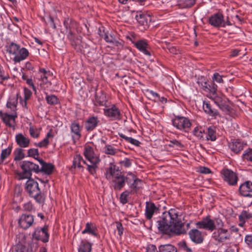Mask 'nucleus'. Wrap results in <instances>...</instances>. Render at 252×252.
I'll use <instances>...</instances> for the list:
<instances>
[{
    "mask_svg": "<svg viewBox=\"0 0 252 252\" xmlns=\"http://www.w3.org/2000/svg\"><path fill=\"white\" fill-rule=\"evenodd\" d=\"M83 126H80L79 122L77 121H74L71 122L70 125V130L71 133H73L78 139L81 137V131Z\"/></svg>",
    "mask_w": 252,
    "mask_h": 252,
    "instance_id": "obj_29",
    "label": "nucleus"
},
{
    "mask_svg": "<svg viewBox=\"0 0 252 252\" xmlns=\"http://www.w3.org/2000/svg\"><path fill=\"white\" fill-rule=\"evenodd\" d=\"M129 177L125 176L122 172L110 183L115 190L120 191L125 186L126 183L129 184Z\"/></svg>",
    "mask_w": 252,
    "mask_h": 252,
    "instance_id": "obj_10",
    "label": "nucleus"
},
{
    "mask_svg": "<svg viewBox=\"0 0 252 252\" xmlns=\"http://www.w3.org/2000/svg\"><path fill=\"white\" fill-rule=\"evenodd\" d=\"M132 192L134 191H131L130 190H126L123 191L120 195V201L123 204H125L128 202L127 197L130 194H134Z\"/></svg>",
    "mask_w": 252,
    "mask_h": 252,
    "instance_id": "obj_41",
    "label": "nucleus"
},
{
    "mask_svg": "<svg viewBox=\"0 0 252 252\" xmlns=\"http://www.w3.org/2000/svg\"><path fill=\"white\" fill-rule=\"evenodd\" d=\"M22 148H18L16 149L14 152L15 160H20L22 159L25 157V154L24 153V150L22 149Z\"/></svg>",
    "mask_w": 252,
    "mask_h": 252,
    "instance_id": "obj_43",
    "label": "nucleus"
},
{
    "mask_svg": "<svg viewBox=\"0 0 252 252\" xmlns=\"http://www.w3.org/2000/svg\"><path fill=\"white\" fill-rule=\"evenodd\" d=\"M217 88V85L214 82H209L207 85V89H206L205 92L210 93V94H216Z\"/></svg>",
    "mask_w": 252,
    "mask_h": 252,
    "instance_id": "obj_47",
    "label": "nucleus"
},
{
    "mask_svg": "<svg viewBox=\"0 0 252 252\" xmlns=\"http://www.w3.org/2000/svg\"><path fill=\"white\" fill-rule=\"evenodd\" d=\"M157 223L159 231L162 234L170 236L185 234L190 226V223H188L187 229L184 228L185 222L183 216L175 209L164 212Z\"/></svg>",
    "mask_w": 252,
    "mask_h": 252,
    "instance_id": "obj_1",
    "label": "nucleus"
},
{
    "mask_svg": "<svg viewBox=\"0 0 252 252\" xmlns=\"http://www.w3.org/2000/svg\"><path fill=\"white\" fill-rule=\"evenodd\" d=\"M66 32H67V36L68 39L71 42L74 41L75 39V35L72 30L70 29L68 31H66Z\"/></svg>",
    "mask_w": 252,
    "mask_h": 252,
    "instance_id": "obj_60",
    "label": "nucleus"
},
{
    "mask_svg": "<svg viewBox=\"0 0 252 252\" xmlns=\"http://www.w3.org/2000/svg\"><path fill=\"white\" fill-rule=\"evenodd\" d=\"M190 240L196 244H200L204 241V235L201 231L197 229H192L189 232Z\"/></svg>",
    "mask_w": 252,
    "mask_h": 252,
    "instance_id": "obj_20",
    "label": "nucleus"
},
{
    "mask_svg": "<svg viewBox=\"0 0 252 252\" xmlns=\"http://www.w3.org/2000/svg\"><path fill=\"white\" fill-rule=\"evenodd\" d=\"M209 82H208L205 79H204L202 81H198V83L201 86V88L205 92L206 89H207V85Z\"/></svg>",
    "mask_w": 252,
    "mask_h": 252,
    "instance_id": "obj_61",
    "label": "nucleus"
},
{
    "mask_svg": "<svg viewBox=\"0 0 252 252\" xmlns=\"http://www.w3.org/2000/svg\"><path fill=\"white\" fill-rule=\"evenodd\" d=\"M231 232L227 229L219 228L213 234V238L217 241L221 243L230 239Z\"/></svg>",
    "mask_w": 252,
    "mask_h": 252,
    "instance_id": "obj_13",
    "label": "nucleus"
},
{
    "mask_svg": "<svg viewBox=\"0 0 252 252\" xmlns=\"http://www.w3.org/2000/svg\"><path fill=\"white\" fill-rule=\"evenodd\" d=\"M19 98V94H17L16 95L12 96L9 98L7 103L6 107L15 112H16V107L18 104V100Z\"/></svg>",
    "mask_w": 252,
    "mask_h": 252,
    "instance_id": "obj_31",
    "label": "nucleus"
},
{
    "mask_svg": "<svg viewBox=\"0 0 252 252\" xmlns=\"http://www.w3.org/2000/svg\"><path fill=\"white\" fill-rule=\"evenodd\" d=\"M216 128L214 126L208 127L206 139L207 140L214 141L216 140Z\"/></svg>",
    "mask_w": 252,
    "mask_h": 252,
    "instance_id": "obj_36",
    "label": "nucleus"
},
{
    "mask_svg": "<svg viewBox=\"0 0 252 252\" xmlns=\"http://www.w3.org/2000/svg\"><path fill=\"white\" fill-rule=\"evenodd\" d=\"M83 154L87 160L84 161V164L87 166L89 173L94 176L96 174L100 159L94 153L93 148L89 145L84 147Z\"/></svg>",
    "mask_w": 252,
    "mask_h": 252,
    "instance_id": "obj_2",
    "label": "nucleus"
},
{
    "mask_svg": "<svg viewBox=\"0 0 252 252\" xmlns=\"http://www.w3.org/2000/svg\"><path fill=\"white\" fill-rule=\"evenodd\" d=\"M108 102L107 100L105 94L102 93L100 94L95 93L94 101V105H99L107 107Z\"/></svg>",
    "mask_w": 252,
    "mask_h": 252,
    "instance_id": "obj_28",
    "label": "nucleus"
},
{
    "mask_svg": "<svg viewBox=\"0 0 252 252\" xmlns=\"http://www.w3.org/2000/svg\"><path fill=\"white\" fill-rule=\"evenodd\" d=\"M29 133L30 136L33 138H37L40 135V131L37 128H34L32 126L29 128Z\"/></svg>",
    "mask_w": 252,
    "mask_h": 252,
    "instance_id": "obj_52",
    "label": "nucleus"
},
{
    "mask_svg": "<svg viewBox=\"0 0 252 252\" xmlns=\"http://www.w3.org/2000/svg\"><path fill=\"white\" fill-rule=\"evenodd\" d=\"M119 135L121 138L125 140L127 142L130 143L134 146L139 147L141 144L139 141L132 137H127L123 133H119Z\"/></svg>",
    "mask_w": 252,
    "mask_h": 252,
    "instance_id": "obj_40",
    "label": "nucleus"
},
{
    "mask_svg": "<svg viewBox=\"0 0 252 252\" xmlns=\"http://www.w3.org/2000/svg\"><path fill=\"white\" fill-rule=\"evenodd\" d=\"M252 218V215L250 213L245 210L243 211L239 216V219L241 222L240 225L243 226L245 221Z\"/></svg>",
    "mask_w": 252,
    "mask_h": 252,
    "instance_id": "obj_38",
    "label": "nucleus"
},
{
    "mask_svg": "<svg viewBox=\"0 0 252 252\" xmlns=\"http://www.w3.org/2000/svg\"><path fill=\"white\" fill-rule=\"evenodd\" d=\"M127 175L129 176V183L131 181H133V183L130 185L129 188L131 189L130 190L134 191V192H132L134 194L136 193L138 189L141 188L142 181L137 178L135 175L131 172L128 173Z\"/></svg>",
    "mask_w": 252,
    "mask_h": 252,
    "instance_id": "obj_21",
    "label": "nucleus"
},
{
    "mask_svg": "<svg viewBox=\"0 0 252 252\" xmlns=\"http://www.w3.org/2000/svg\"><path fill=\"white\" fill-rule=\"evenodd\" d=\"M49 76H46V78L42 79L38 83L39 84L41 87H44V85H46L47 87H48L51 85V83L50 81L48 80V77Z\"/></svg>",
    "mask_w": 252,
    "mask_h": 252,
    "instance_id": "obj_58",
    "label": "nucleus"
},
{
    "mask_svg": "<svg viewBox=\"0 0 252 252\" xmlns=\"http://www.w3.org/2000/svg\"><path fill=\"white\" fill-rule=\"evenodd\" d=\"M246 145V143L239 139L234 140L229 144V148L235 154L240 152Z\"/></svg>",
    "mask_w": 252,
    "mask_h": 252,
    "instance_id": "obj_23",
    "label": "nucleus"
},
{
    "mask_svg": "<svg viewBox=\"0 0 252 252\" xmlns=\"http://www.w3.org/2000/svg\"><path fill=\"white\" fill-rule=\"evenodd\" d=\"M132 161V159L126 158L123 160L120 161V164L122 166L125 168H128L131 166Z\"/></svg>",
    "mask_w": 252,
    "mask_h": 252,
    "instance_id": "obj_53",
    "label": "nucleus"
},
{
    "mask_svg": "<svg viewBox=\"0 0 252 252\" xmlns=\"http://www.w3.org/2000/svg\"><path fill=\"white\" fill-rule=\"evenodd\" d=\"M178 245L181 249L186 252H192V249L188 246L186 242L185 241L179 242Z\"/></svg>",
    "mask_w": 252,
    "mask_h": 252,
    "instance_id": "obj_56",
    "label": "nucleus"
},
{
    "mask_svg": "<svg viewBox=\"0 0 252 252\" xmlns=\"http://www.w3.org/2000/svg\"><path fill=\"white\" fill-rule=\"evenodd\" d=\"M99 121L97 116L89 117L85 122V129L88 131L93 130L98 125Z\"/></svg>",
    "mask_w": 252,
    "mask_h": 252,
    "instance_id": "obj_25",
    "label": "nucleus"
},
{
    "mask_svg": "<svg viewBox=\"0 0 252 252\" xmlns=\"http://www.w3.org/2000/svg\"><path fill=\"white\" fill-rule=\"evenodd\" d=\"M6 51L10 54L14 55L13 61L15 63H20L25 60L29 56L28 50L24 48H20V46L14 42H11L6 46Z\"/></svg>",
    "mask_w": 252,
    "mask_h": 252,
    "instance_id": "obj_5",
    "label": "nucleus"
},
{
    "mask_svg": "<svg viewBox=\"0 0 252 252\" xmlns=\"http://www.w3.org/2000/svg\"><path fill=\"white\" fill-rule=\"evenodd\" d=\"M15 141L20 148H27L30 144V138L22 133H19L15 135Z\"/></svg>",
    "mask_w": 252,
    "mask_h": 252,
    "instance_id": "obj_22",
    "label": "nucleus"
},
{
    "mask_svg": "<svg viewBox=\"0 0 252 252\" xmlns=\"http://www.w3.org/2000/svg\"><path fill=\"white\" fill-rule=\"evenodd\" d=\"M99 31L100 32L99 33V35L103 37L107 42L113 43L116 46H118L120 44V43L117 41L115 37L111 34H109L108 32H105L104 31L101 33L100 29H99Z\"/></svg>",
    "mask_w": 252,
    "mask_h": 252,
    "instance_id": "obj_32",
    "label": "nucleus"
},
{
    "mask_svg": "<svg viewBox=\"0 0 252 252\" xmlns=\"http://www.w3.org/2000/svg\"><path fill=\"white\" fill-rule=\"evenodd\" d=\"M131 36L132 37L130 38V40L134 46L144 54L148 56H151V53L149 51L150 46L148 41L146 39H141L136 41L134 38V36L133 35Z\"/></svg>",
    "mask_w": 252,
    "mask_h": 252,
    "instance_id": "obj_11",
    "label": "nucleus"
},
{
    "mask_svg": "<svg viewBox=\"0 0 252 252\" xmlns=\"http://www.w3.org/2000/svg\"><path fill=\"white\" fill-rule=\"evenodd\" d=\"M203 108L204 112L210 116L216 117L220 115L218 110L213 108L209 102H203Z\"/></svg>",
    "mask_w": 252,
    "mask_h": 252,
    "instance_id": "obj_30",
    "label": "nucleus"
},
{
    "mask_svg": "<svg viewBox=\"0 0 252 252\" xmlns=\"http://www.w3.org/2000/svg\"><path fill=\"white\" fill-rule=\"evenodd\" d=\"M168 145L170 147L175 148L177 149H182L184 147V145L181 142L176 139L170 140Z\"/></svg>",
    "mask_w": 252,
    "mask_h": 252,
    "instance_id": "obj_49",
    "label": "nucleus"
},
{
    "mask_svg": "<svg viewBox=\"0 0 252 252\" xmlns=\"http://www.w3.org/2000/svg\"><path fill=\"white\" fill-rule=\"evenodd\" d=\"M38 161L41 165V167L39 168V172H42L48 175L52 173L54 169V165L53 164L47 163L41 158L38 159Z\"/></svg>",
    "mask_w": 252,
    "mask_h": 252,
    "instance_id": "obj_26",
    "label": "nucleus"
},
{
    "mask_svg": "<svg viewBox=\"0 0 252 252\" xmlns=\"http://www.w3.org/2000/svg\"><path fill=\"white\" fill-rule=\"evenodd\" d=\"M34 221L33 217L31 215L23 214L19 219V226L24 229L31 227Z\"/></svg>",
    "mask_w": 252,
    "mask_h": 252,
    "instance_id": "obj_19",
    "label": "nucleus"
},
{
    "mask_svg": "<svg viewBox=\"0 0 252 252\" xmlns=\"http://www.w3.org/2000/svg\"><path fill=\"white\" fill-rule=\"evenodd\" d=\"M158 250V252H177L176 248L170 244L161 245L159 247Z\"/></svg>",
    "mask_w": 252,
    "mask_h": 252,
    "instance_id": "obj_39",
    "label": "nucleus"
},
{
    "mask_svg": "<svg viewBox=\"0 0 252 252\" xmlns=\"http://www.w3.org/2000/svg\"><path fill=\"white\" fill-rule=\"evenodd\" d=\"M209 98L223 112H229L231 107L228 104V100L224 96L216 94H210Z\"/></svg>",
    "mask_w": 252,
    "mask_h": 252,
    "instance_id": "obj_7",
    "label": "nucleus"
},
{
    "mask_svg": "<svg viewBox=\"0 0 252 252\" xmlns=\"http://www.w3.org/2000/svg\"><path fill=\"white\" fill-rule=\"evenodd\" d=\"M47 226H44L43 228L37 227L35 229L32 234V237L37 240H40L44 243L49 241V234L47 232Z\"/></svg>",
    "mask_w": 252,
    "mask_h": 252,
    "instance_id": "obj_12",
    "label": "nucleus"
},
{
    "mask_svg": "<svg viewBox=\"0 0 252 252\" xmlns=\"http://www.w3.org/2000/svg\"><path fill=\"white\" fill-rule=\"evenodd\" d=\"M122 172L116 166L114 163H110L108 167L105 168L104 175L105 178L110 182L118 176Z\"/></svg>",
    "mask_w": 252,
    "mask_h": 252,
    "instance_id": "obj_14",
    "label": "nucleus"
},
{
    "mask_svg": "<svg viewBox=\"0 0 252 252\" xmlns=\"http://www.w3.org/2000/svg\"><path fill=\"white\" fill-rule=\"evenodd\" d=\"M103 114L111 121L120 120L122 119L120 110L114 104H108L103 109Z\"/></svg>",
    "mask_w": 252,
    "mask_h": 252,
    "instance_id": "obj_8",
    "label": "nucleus"
},
{
    "mask_svg": "<svg viewBox=\"0 0 252 252\" xmlns=\"http://www.w3.org/2000/svg\"><path fill=\"white\" fill-rule=\"evenodd\" d=\"M213 81H216L218 83H223V80L222 78V76L220 75L219 73L216 72L213 74L212 77Z\"/></svg>",
    "mask_w": 252,
    "mask_h": 252,
    "instance_id": "obj_57",
    "label": "nucleus"
},
{
    "mask_svg": "<svg viewBox=\"0 0 252 252\" xmlns=\"http://www.w3.org/2000/svg\"><path fill=\"white\" fill-rule=\"evenodd\" d=\"M46 76H51V73L49 71L46 70L44 68H40L38 74V82Z\"/></svg>",
    "mask_w": 252,
    "mask_h": 252,
    "instance_id": "obj_50",
    "label": "nucleus"
},
{
    "mask_svg": "<svg viewBox=\"0 0 252 252\" xmlns=\"http://www.w3.org/2000/svg\"><path fill=\"white\" fill-rule=\"evenodd\" d=\"M239 192L243 197H252V182L247 181L242 184L239 188Z\"/></svg>",
    "mask_w": 252,
    "mask_h": 252,
    "instance_id": "obj_18",
    "label": "nucleus"
},
{
    "mask_svg": "<svg viewBox=\"0 0 252 252\" xmlns=\"http://www.w3.org/2000/svg\"><path fill=\"white\" fill-rule=\"evenodd\" d=\"M0 78L1 81L0 84H3V81L7 80L9 78V75L7 72H5L2 67L0 68Z\"/></svg>",
    "mask_w": 252,
    "mask_h": 252,
    "instance_id": "obj_55",
    "label": "nucleus"
},
{
    "mask_svg": "<svg viewBox=\"0 0 252 252\" xmlns=\"http://www.w3.org/2000/svg\"><path fill=\"white\" fill-rule=\"evenodd\" d=\"M242 158L244 160L252 162V149L249 148L245 150Z\"/></svg>",
    "mask_w": 252,
    "mask_h": 252,
    "instance_id": "obj_45",
    "label": "nucleus"
},
{
    "mask_svg": "<svg viewBox=\"0 0 252 252\" xmlns=\"http://www.w3.org/2000/svg\"><path fill=\"white\" fill-rule=\"evenodd\" d=\"M23 208L25 211H31L33 209V206L31 202H28L23 205Z\"/></svg>",
    "mask_w": 252,
    "mask_h": 252,
    "instance_id": "obj_63",
    "label": "nucleus"
},
{
    "mask_svg": "<svg viewBox=\"0 0 252 252\" xmlns=\"http://www.w3.org/2000/svg\"><path fill=\"white\" fill-rule=\"evenodd\" d=\"M0 117L1 118L3 123L8 126L12 128H15V119L17 117L16 112L9 114L7 113H3L0 111Z\"/></svg>",
    "mask_w": 252,
    "mask_h": 252,
    "instance_id": "obj_15",
    "label": "nucleus"
},
{
    "mask_svg": "<svg viewBox=\"0 0 252 252\" xmlns=\"http://www.w3.org/2000/svg\"><path fill=\"white\" fill-rule=\"evenodd\" d=\"M158 208L152 202H147L145 209V216L148 220H150L155 213L158 212Z\"/></svg>",
    "mask_w": 252,
    "mask_h": 252,
    "instance_id": "obj_24",
    "label": "nucleus"
},
{
    "mask_svg": "<svg viewBox=\"0 0 252 252\" xmlns=\"http://www.w3.org/2000/svg\"><path fill=\"white\" fill-rule=\"evenodd\" d=\"M84 161H86L83 158V157L80 155H76L74 156L73 161V164L71 166V168H75L78 167V168H81L83 166L81 165V163L82 162L84 163Z\"/></svg>",
    "mask_w": 252,
    "mask_h": 252,
    "instance_id": "obj_37",
    "label": "nucleus"
},
{
    "mask_svg": "<svg viewBox=\"0 0 252 252\" xmlns=\"http://www.w3.org/2000/svg\"><path fill=\"white\" fill-rule=\"evenodd\" d=\"M45 99L47 103L50 105H55L59 103V99L53 94L46 95Z\"/></svg>",
    "mask_w": 252,
    "mask_h": 252,
    "instance_id": "obj_44",
    "label": "nucleus"
},
{
    "mask_svg": "<svg viewBox=\"0 0 252 252\" xmlns=\"http://www.w3.org/2000/svg\"><path fill=\"white\" fill-rule=\"evenodd\" d=\"M177 5L181 8H188L193 6L196 0H177Z\"/></svg>",
    "mask_w": 252,
    "mask_h": 252,
    "instance_id": "obj_34",
    "label": "nucleus"
},
{
    "mask_svg": "<svg viewBox=\"0 0 252 252\" xmlns=\"http://www.w3.org/2000/svg\"><path fill=\"white\" fill-rule=\"evenodd\" d=\"M173 126L180 130L188 131L191 127L190 120L185 117L177 116L172 120Z\"/></svg>",
    "mask_w": 252,
    "mask_h": 252,
    "instance_id": "obj_6",
    "label": "nucleus"
},
{
    "mask_svg": "<svg viewBox=\"0 0 252 252\" xmlns=\"http://www.w3.org/2000/svg\"><path fill=\"white\" fill-rule=\"evenodd\" d=\"M220 174L223 181L231 186H236L239 180L237 174L228 168L223 169Z\"/></svg>",
    "mask_w": 252,
    "mask_h": 252,
    "instance_id": "obj_9",
    "label": "nucleus"
},
{
    "mask_svg": "<svg viewBox=\"0 0 252 252\" xmlns=\"http://www.w3.org/2000/svg\"><path fill=\"white\" fill-rule=\"evenodd\" d=\"M104 152L107 155H115L118 152V150L110 145H107L104 147Z\"/></svg>",
    "mask_w": 252,
    "mask_h": 252,
    "instance_id": "obj_46",
    "label": "nucleus"
},
{
    "mask_svg": "<svg viewBox=\"0 0 252 252\" xmlns=\"http://www.w3.org/2000/svg\"><path fill=\"white\" fill-rule=\"evenodd\" d=\"M20 167L22 171L17 173V178L19 180L31 179L32 172L36 173L39 172L38 165L30 161L24 160L21 162Z\"/></svg>",
    "mask_w": 252,
    "mask_h": 252,
    "instance_id": "obj_4",
    "label": "nucleus"
},
{
    "mask_svg": "<svg viewBox=\"0 0 252 252\" xmlns=\"http://www.w3.org/2000/svg\"><path fill=\"white\" fill-rule=\"evenodd\" d=\"M92 244L86 240H82L78 249V252H91Z\"/></svg>",
    "mask_w": 252,
    "mask_h": 252,
    "instance_id": "obj_33",
    "label": "nucleus"
},
{
    "mask_svg": "<svg viewBox=\"0 0 252 252\" xmlns=\"http://www.w3.org/2000/svg\"><path fill=\"white\" fill-rule=\"evenodd\" d=\"M196 225L199 228L204 229L211 232L216 229L214 221L211 220L209 216H207L201 221L197 222Z\"/></svg>",
    "mask_w": 252,
    "mask_h": 252,
    "instance_id": "obj_16",
    "label": "nucleus"
},
{
    "mask_svg": "<svg viewBox=\"0 0 252 252\" xmlns=\"http://www.w3.org/2000/svg\"><path fill=\"white\" fill-rule=\"evenodd\" d=\"M167 49H168L170 53L173 54H176L177 53V48L176 47L173 46L170 44H168L167 45Z\"/></svg>",
    "mask_w": 252,
    "mask_h": 252,
    "instance_id": "obj_62",
    "label": "nucleus"
},
{
    "mask_svg": "<svg viewBox=\"0 0 252 252\" xmlns=\"http://www.w3.org/2000/svg\"><path fill=\"white\" fill-rule=\"evenodd\" d=\"M25 190L31 197L34 198L35 201L41 204L44 202L45 197L41 192L39 188L38 183L33 179L31 178L26 182L25 184Z\"/></svg>",
    "mask_w": 252,
    "mask_h": 252,
    "instance_id": "obj_3",
    "label": "nucleus"
},
{
    "mask_svg": "<svg viewBox=\"0 0 252 252\" xmlns=\"http://www.w3.org/2000/svg\"><path fill=\"white\" fill-rule=\"evenodd\" d=\"M28 157H31L33 158H34L37 159V160H38V159H39V158H38L39 153H38V150L37 149L32 148V149H29L28 151Z\"/></svg>",
    "mask_w": 252,
    "mask_h": 252,
    "instance_id": "obj_51",
    "label": "nucleus"
},
{
    "mask_svg": "<svg viewBox=\"0 0 252 252\" xmlns=\"http://www.w3.org/2000/svg\"><path fill=\"white\" fill-rule=\"evenodd\" d=\"M25 68L27 70L29 71H32V72L34 71V68L33 65V64L32 63L30 62H27L25 63Z\"/></svg>",
    "mask_w": 252,
    "mask_h": 252,
    "instance_id": "obj_64",
    "label": "nucleus"
},
{
    "mask_svg": "<svg viewBox=\"0 0 252 252\" xmlns=\"http://www.w3.org/2000/svg\"><path fill=\"white\" fill-rule=\"evenodd\" d=\"M74 23V22L72 21L71 19L69 18L65 19L63 24L66 29V31H68L70 29L72 30Z\"/></svg>",
    "mask_w": 252,
    "mask_h": 252,
    "instance_id": "obj_54",
    "label": "nucleus"
},
{
    "mask_svg": "<svg viewBox=\"0 0 252 252\" xmlns=\"http://www.w3.org/2000/svg\"><path fill=\"white\" fill-rule=\"evenodd\" d=\"M209 23L215 28L224 27L223 15L220 12L212 15L209 18Z\"/></svg>",
    "mask_w": 252,
    "mask_h": 252,
    "instance_id": "obj_17",
    "label": "nucleus"
},
{
    "mask_svg": "<svg viewBox=\"0 0 252 252\" xmlns=\"http://www.w3.org/2000/svg\"><path fill=\"white\" fill-rule=\"evenodd\" d=\"M82 233L83 234L86 233L91 234L95 237L98 236L97 229L96 225L94 223L91 222H88L86 224L85 228L82 231Z\"/></svg>",
    "mask_w": 252,
    "mask_h": 252,
    "instance_id": "obj_27",
    "label": "nucleus"
},
{
    "mask_svg": "<svg viewBox=\"0 0 252 252\" xmlns=\"http://www.w3.org/2000/svg\"><path fill=\"white\" fill-rule=\"evenodd\" d=\"M12 148L8 147L7 149L2 150L0 155V162H2L4 160L7 158L11 152Z\"/></svg>",
    "mask_w": 252,
    "mask_h": 252,
    "instance_id": "obj_48",
    "label": "nucleus"
},
{
    "mask_svg": "<svg viewBox=\"0 0 252 252\" xmlns=\"http://www.w3.org/2000/svg\"><path fill=\"white\" fill-rule=\"evenodd\" d=\"M53 135L52 134V130L50 129L47 133L45 138L38 143H35V145L39 148L46 147L49 143V138H53Z\"/></svg>",
    "mask_w": 252,
    "mask_h": 252,
    "instance_id": "obj_35",
    "label": "nucleus"
},
{
    "mask_svg": "<svg viewBox=\"0 0 252 252\" xmlns=\"http://www.w3.org/2000/svg\"><path fill=\"white\" fill-rule=\"evenodd\" d=\"M135 19L137 22L142 25H147L148 23L147 21V16L142 13L137 14L135 16Z\"/></svg>",
    "mask_w": 252,
    "mask_h": 252,
    "instance_id": "obj_42",
    "label": "nucleus"
},
{
    "mask_svg": "<svg viewBox=\"0 0 252 252\" xmlns=\"http://www.w3.org/2000/svg\"><path fill=\"white\" fill-rule=\"evenodd\" d=\"M245 241L248 246L252 249V234L247 235L245 238Z\"/></svg>",
    "mask_w": 252,
    "mask_h": 252,
    "instance_id": "obj_59",
    "label": "nucleus"
}]
</instances>
